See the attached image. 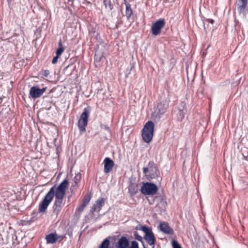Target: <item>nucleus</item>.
Instances as JSON below:
<instances>
[{
  "label": "nucleus",
  "mask_w": 248,
  "mask_h": 248,
  "mask_svg": "<svg viewBox=\"0 0 248 248\" xmlns=\"http://www.w3.org/2000/svg\"><path fill=\"white\" fill-rule=\"evenodd\" d=\"M68 180L67 178H65L57 186L56 185L52 186L40 203L39 211L40 213H45L55 196V201L53 205V212L57 216L64 205L63 199L66 195V191L68 188Z\"/></svg>",
  "instance_id": "1"
},
{
  "label": "nucleus",
  "mask_w": 248,
  "mask_h": 248,
  "mask_svg": "<svg viewBox=\"0 0 248 248\" xmlns=\"http://www.w3.org/2000/svg\"><path fill=\"white\" fill-rule=\"evenodd\" d=\"M155 124L152 121H148L146 123L142 130V137L143 140L149 143L153 139L154 132Z\"/></svg>",
  "instance_id": "2"
},
{
  "label": "nucleus",
  "mask_w": 248,
  "mask_h": 248,
  "mask_svg": "<svg viewBox=\"0 0 248 248\" xmlns=\"http://www.w3.org/2000/svg\"><path fill=\"white\" fill-rule=\"evenodd\" d=\"M143 173L151 179L156 178L159 175V171L153 161L149 162L148 166L143 168Z\"/></svg>",
  "instance_id": "3"
},
{
  "label": "nucleus",
  "mask_w": 248,
  "mask_h": 248,
  "mask_svg": "<svg viewBox=\"0 0 248 248\" xmlns=\"http://www.w3.org/2000/svg\"><path fill=\"white\" fill-rule=\"evenodd\" d=\"M96 39L98 44L96 45L95 48V61L104 62L106 58L103 55V52L105 49L106 44L100 37L98 38L97 36Z\"/></svg>",
  "instance_id": "4"
},
{
  "label": "nucleus",
  "mask_w": 248,
  "mask_h": 248,
  "mask_svg": "<svg viewBox=\"0 0 248 248\" xmlns=\"http://www.w3.org/2000/svg\"><path fill=\"white\" fill-rule=\"evenodd\" d=\"M90 111V108H85L78 120V126L81 134L83 133L86 130L85 128L87 125Z\"/></svg>",
  "instance_id": "5"
},
{
  "label": "nucleus",
  "mask_w": 248,
  "mask_h": 248,
  "mask_svg": "<svg viewBox=\"0 0 248 248\" xmlns=\"http://www.w3.org/2000/svg\"><path fill=\"white\" fill-rule=\"evenodd\" d=\"M158 188L157 186L152 183H143L140 191L144 195H154L157 193Z\"/></svg>",
  "instance_id": "6"
},
{
  "label": "nucleus",
  "mask_w": 248,
  "mask_h": 248,
  "mask_svg": "<svg viewBox=\"0 0 248 248\" xmlns=\"http://www.w3.org/2000/svg\"><path fill=\"white\" fill-rule=\"evenodd\" d=\"M140 230L142 231L145 233L144 239L147 243L151 246L152 248H155V238L152 230L146 226H141Z\"/></svg>",
  "instance_id": "7"
},
{
  "label": "nucleus",
  "mask_w": 248,
  "mask_h": 248,
  "mask_svg": "<svg viewBox=\"0 0 248 248\" xmlns=\"http://www.w3.org/2000/svg\"><path fill=\"white\" fill-rule=\"evenodd\" d=\"M165 25V21L163 18H160L152 24L151 27L152 33L157 36L161 33V30Z\"/></svg>",
  "instance_id": "8"
},
{
  "label": "nucleus",
  "mask_w": 248,
  "mask_h": 248,
  "mask_svg": "<svg viewBox=\"0 0 248 248\" xmlns=\"http://www.w3.org/2000/svg\"><path fill=\"white\" fill-rule=\"evenodd\" d=\"M46 88L39 89L38 86L32 87L30 91L29 94L33 99L40 97L46 91Z\"/></svg>",
  "instance_id": "9"
},
{
  "label": "nucleus",
  "mask_w": 248,
  "mask_h": 248,
  "mask_svg": "<svg viewBox=\"0 0 248 248\" xmlns=\"http://www.w3.org/2000/svg\"><path fill=\"white\" fill-rule=\"evenodd\" d=\"M248 4V0H237V9L239 14L243 18L246 17V8Z\"/></svg>",
  "instance_id": "10"
},
{
  "label": "nucleus",
  "mask_w": 248,
  "mask_h": 248,
  "mask_svg": "<svg viewBox=\"0 0 248 248\" xmlns=\"http://www.w3.org/2000/svg\"><path fill=\"white\" fill-rule=\"evenodd\" d=\"M170 99H166L161 101L157 105V108L158 109L157 113L159 115L163 114L169 107Z\"/></svg>",
  "instance_id": "11"
},
{
  "label": "nucleus",
  "mask_w": 248,
  "mask_h": 248,
  "mask_svg": "<svg viewBox=\"0 0 248 248\" xmlns=\"http://www.w3.org/2000/svg\"><path fill=\"white\" fill-rule=\"evenodd\" d=\"M104 172L108 173L110 172L113 169L114 163L113 161L109 157H106L104 160Z\"/></svg>",
  "instance_id": "12"
},
{
  "label": "nucleus",
  "mask_w": 248,
  "mask_h": 248,
  "mask_svg": "<svg viewBox=\"0 0 248 248\" xmlns=\"http://www.w3.org/2000/svg\"><path fill=\"white\" fill-rule=\"evenodd\" d=\"M105 200L104 198H102L98 199L96 201L95 203L93 205L91 210V212L92 213H93L95 212H99L103 206Z\"/></svg>",
  "instance_id": "13"
},
{
  "label": "nucleus",
  "mask_w": 248,
  "mask_h": 248,
  "mask_svg": "<svg viewBox=\"0 0 248 248\" xmlns=\"http://www.w3.org/2000/svg\"><path fill=\"white\" fill-rule=\"evenodd\" d=\"M61 238V236L60 235H58L55 232L46 235L45 239L47 244H54Z\"/></svg>",
  "instance_id": "14"
},
{
  "label": "nucleus",
  "mask_w": 248,
  "mask_h": 248,
  "mask_svg": "<svg viewBox=\"0 0 248 248\" xmlns=\"http://www.w3.org/2000/svg\"><path fill=\"white\" fill-rule=\"evenodd\" d=\"M178 109L177 119L179 121H182L186 112V104L185 102H182L180 104V107H179Z\"/></svg>",
  "instance_id": "15"
},
{
  "label": "nucleus",
  "mask_w": 248,
  "mask_h": 248,
  "mask_svg": "<svg viewBox=\"0 0 248 248\" xmlns=\"http://www.w3.org/2000/svg\"><path fill=\"white\" fill-rule=\"evenodd\" d=\"M159 228L161 231L166 234L171 235L174 232L173 229L170 227L168 223L166 222L160 223L159 225Z\"/></svg>",
  "instance_id": "16"
},
{
  "label": "nucleus",
  "mask_w": 248,
  "mask_h": 248,
  "mask_svg": "<svg viewBox=\"0 0 248 248\" xmlns=\"http://www.w3.org/2000/svg\"><path fill=\"white\" fill-rule=\"evenodd\" d=\"M128 191L131 196H133L138 192V186L137 185L131 184L128 188Z\"/></svg>",
  "instance_id": "17"
},
{
  "label": "nucleus",
  "mask_w": 248,
  "mask_h": 248,
  "mask_svg": "<svg viewBox=\"0 0 248 248\" xmlns=\"http://www.w3.org/2000/svg\"><path fill=\"white\" fill-rule=\"evenodd\" d=\"M126 10H125V15L127 17V19L129 20L130 19V16L133 14V11L131 7V5L129 3H126Z\"/></svg>",
  "instance_id": "18"
},
{
  "label": "nucleus",
  "mask_w": 248,
  "mask_h": 248,
  "mask_svg": "<svg viewBox=\"0 0 248 248\" xmlns=\"http://www.w3.org/2000/svg\"><path fill=\"white\" fill-rule=\"evenodd\" d=\"M104 4L106 8H108L111 11L113 8V4L111 3L110 0H104Z\"/></svg>",
  "instance_id": "19"
},
{
  "label": "nucleus",
  "mask_w": 248,
  "mask_h": 248,
  "mask_svg": "<svg viewBox=\"0 0 248 248\" xmlns=\"http://www.w3.org/2000/svg\"><path fill=\"white\" fill-rule=\"evenodd\" d=\"M110 244L108 238H106L101 244L99 248H108Z\"/></svg>",
  "instance_id": "20"
},
{
  "label": "nucleus",
  "mask_w": 248,
  "mask_h": 248,
  "mask_svg": "<svg viewBox=\"0 0 248 248\" xmlns=\"http://www.w3.org/2000/svg\"><path fill=\"white\" fill-rule=\"evenodd\" d=\"M91 199V196L90 195H86L83 200L82 203L84 205H87L89 203Z\"/></svg>",
  "instance_id": "21"
},
{
  "label": "nucleus",
  "mask_w": 248,
  "mask_h": 248,
  "mask_svg": "<svg viewBox=\"0 0 248 248\" xmlns=\"http://www.w3.org/2000/svg\"><path fill=\"white\" fill-rule=\"evenodd\" d=\"M59 46H60V47L57 49V50L56 51V55L60 56L61 55V54L63 52V51L64 50V48H63V47H62V44L61 41L59 42Z\"/></svg>",
  "instance_id": "22"
},
{
  "label": "nucleus",
  "mask_w": 248,
  "mask_h": 248,
  "mask_svg": "<svg viewBox=\"0 0 248 248\" xmlns=\"http://www.w3.org/2000/svg\"><path fill=\"white\" fill-rule=\"evenodd\" d=\"M86 206V205H84V204L82 203L77 208L76 210L77 212L80 213L84 210Z\"/></svg>",
  "instance_id": "23"
},
{
  "label": "nucleus",
  "mask_w": 248,
  "mask_h": 248,
  "mask_svg": "<svg viewBox=\"0 0 248 248\" xmlns=\"http://www.w3.org/2000/svg\"><path fill=\"white\" fill-rule=\"evenodd\" d=\"M172 246L173 248H182L181 245L176 240H173L172 241Z\"/></svg>",
  "instance_id": "24"
},
{
  "label": "nucleus",
  "mask_w": 248,
  "mask_h": 248,
  "mask_svg": "<svg viewBox=\"0 0 248 248\" xmlns=\"http://www.w3.org/2000/svg\"><path fill=\"white\" fill-rule=\"evenodd\" d=\"M135 238L136 240L143 243V238L137 232H134Z\"/></svg>",
  "instance_id": "25"
},
{
  "label": "nucleus",
  "mask_w": 248,
  "mask_h": 248,
  "mask_svg": "<svg viewBox=\"0 0 248 248\" xmlns=\"http://www.w3.org/2000/svg\"><path fill=\"white\" fill-rule=\"evenodd\" d=\"M41 74L45 77H47L49 74V71L48 70H42L41 71Z\"/></svg>",
  "instance_id": "26"
},
{
  "label": "nucleus",
  "mask_w": 248,
  "mask_h": 248,
  "mask_svg": "<svg viewBox=\"0 0 248 248\" xmlns=\"http://www.w3.org/2000/svg\"><path fill=\"white\" fill-rule=\"evenodd\" d=\"M81 179V176L80 174H77L74 178L75 183H78Z\"/></svg>",
  "instance_id": "27"
},
{
  "label": "nucleus",
  "mask_w": 248,
  "mask_h": 248,
  "mask_svg": "<svg viewBox=\"0 0 248 248\" xmlns=\"http://www.w3.org/2000/svg\"><path fill=\"white\" fill-rule=\"evenodd\" d=\"M59 57V56L56 55V56L53 57L51 62H57Z\"/></svg>",
  "instance_id": "28"
},
{
  "label": "nucleus",
  "mask_w": 248,
  "mask_h": 248,
  "mask_svg": "<svg viewBox=\"0 0 248 248\" xmlns=\"http://www.w3.org/2000/svg\"><path fill=\"white\" fill-rule=\"evenodd\" d=\"M234 22H235V27L236 28L237 26H239V21H238V20L236 19V18H235Z\"/></svg>",
  "instance_id": "29"
},
{
  "label": "nucleus",
  "mask_w": 248,
  "mask_h": 248,
  "mask_svg": "<svg viewBox=\"0 0 248 248\" xmlns=\"http://www.w3.org/2000/svg\"><path fill=\"white\" fill-rule=\"evenodd\" d=\"M207 21L211 23L212 24H213L214 23V20L212 19H207Z\"/></svg>",
  "instance_id": "30"
},
{
  "label": "nucleus",
  "mask_w": 248,
  "mask_h": 248,
  "mask_svg": "<svg viewBox=\"0 0 248 248\" xmlns=\"http://www.w3.org/2000/svg\"><path fill=\"white\" fill-rule=\"evenodd\" d=\"M104 128H105V130H107L108 131L110 132V128L107 125H105Z\"/></svg>",
  "instance_id": "31"
},
{
  "label": "nucleus",
  "mask_w": 248,
  "mask_h": 248,
  "mask_svg": "<svg viewBox=\"0 0 248 248\" xmlns=\"http://www.w3.org/2000/svg\"><path fill=\"white\" fill-rule=\"evenodd\" d=\"M13 0H7L8 2L9 3V2H11Z\"/></svg>",
  "instance_id": "32"
},
{
  "label": "nucleus",
  "mask_w": 248,
  "mask_h": 248,
  "mask_svg": "<svg viewBox=\"0 0 248 248\" xmlns=\"http://www.w3.org/2000/svg\"><path fill=\"white\" fill-rule=\"evenodd\" d=\"M71 65V64L68 65L67 66H66L65 68V69H66L68 67H69L70 65Z\"/></svg>",
  "instance_id": "33"
},
{
  "label": "nucleus",
  "mask_w": 248,
  "mask_h": 248,
  "mask_svg": "<svg viewBox=\"0 0 248 248\" xmlns=\"http://www.w3.org/2000/svg\"><path fill=\"white\" fill-rule=\"evenodd\" d=\"M143 248H147L145 247L144 245H143Z\"/></svg>",
  "instance_id": "34"
}]
</instances>
